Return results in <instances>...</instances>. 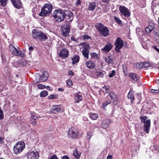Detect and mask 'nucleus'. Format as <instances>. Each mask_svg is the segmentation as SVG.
<instances>
[{
  "instance_id": "8fccbe9b",
  "label": "nucleus",
  "mask_w": 159,
  "mask_h": 159,
  "mask_svg": "<svg viewBox=\"0 0 159 159\" xmlns=\"http://www.w3.org/2000/svg\"><path fill=\"white\" fill-rule=\"evenodd\" d=\"M31 118L34 119L35 120L38 119V116L34 114H32Z\"/></svg>"
},
{
  "instance_id": "ddd939ff",
  "label": "nucleus",
  "mask_w": 159,
  "mask_h": 159,
  "mask_svg": "<svg viewBox=\"0 0 159 159\" xmlns=\"http://www.w3.org/2000/svg\"><path fill=\"white\" fill-rule=\"evenodd\" d=\"M150 120H148L145 121V122H144V131L147 133L148 134L149 131V130L150 127Z\"/></svg>"
},
{
  "instance_id": "052dcab7",
  "label": "nucleus",
  "mask_w": 159,
  "mask_h": 159,
  "mask_svg": "<svg viewBox=\"0 0 159 159\" xmlns=\"http://www.w3.org/2000/svg\"><path fill=\"white\" fill-rule=\"evenodd\" d=\"M62 159H69V157L65 155L62 157Z\"/></svg>"
},
{
  "instance_id": "0eeeda50",
  "label": "nucleus",
  "mask_w": 159,
  "mask_h": 159,
  "mask_svg": "<svg viewBox=\"0 0 159 159\" xmlns=\"http://www.w3.org/2000/svg\"><path fill=\"white\" fill-rule=\"evenodd\" d=\"M49 77V74L48 72L44 71L43 72L42 75L40 76L39 79H36L33 81L35 84H37L40 82H43L46 81Z\"/></svg>"
},
{
  "instance_id": "7ed1b4c3",
  "label": "nucleus",
  "mask_w": 159,
  "mask_h": 159,
  "mask_svg": "<svg viewBox=\"0 0 159 159\" xmlns=\"http://www.w3.org/2000/svg\"><path fill=\"white\" fill-rule=\"evenodd\" d=\"M53 17L58 22L63 20L66 16L64 12L61 9L55 10L53 14Z\"/></svg>"
},
{
  "instance_id": "72a5a7b5",
  "label": "nucleus",
  "mask_w": 159,
  "mask_h": 159,
  "mask_svg": "<svg viewBox=\"0 0 159 159\" xmlns=\"http://www.w3.org/2000/svg\"><path fill=\"white\" fill-rule=\"evenodd\" d=\"M48 94L47 91L44 90L40 93V96L41 97H44L47 96Z\"/></svg>"
},
{
  "instance_id": "1a4fd4ad",
  "label": "nucleus",
  "mask_w": 159,
  "mask_h": 159,
  "mask_svg": "<svg viewBox=\"0 0 159 159\" xmlns=\"http://www.w3.org/2000/svg\"><path fill=\"white\" fill-rule=\"evenodd\" d=\"M39 157V152L37 151H32L29 152L27 155L23 159H37Z\"/></svg>"
},
{
  "instance_id": "f257e3e1",
  "label": "nucleus",
  "mask_w": 159,
  "mask_h": 159,
  "mask_svg": "<svg viewBox=\"0 0 159 159\" xmlns=\"http://www.w3.org/2000/svg\"><path fill=\"white\" fill-rule=\"evenodd\" d=\"M95 27L101 35L104 36H107L109 34L108 28L101 23H97L95 25Z\"/></svg>"
},
{
  "instance_id": "6e6d98bb",
  "label": "nucleus",
  "mask_w": 159,
  "mask_h": 159,
  "mask_svg": "<svg viewBox=\"0 0 159 159\" xmlns=\"http://www.w3.org/2000/svg\"><path fill=\"white\" fill-rule=\"evenodd\" d=\"M55 95H50L48 96V98L49 99H52L55 98Z\"/></svg>"
},
{
  "instance_id": "cd10ccee",
  "label": "nucleus",
  "mask_w": 159,
  "mask_h": 159,
  "mask_svg": "<svg viewBox=\"0 0 159 159\" xmlns=\"http://www.w3.org/2000/svg\"><path fill=\"white\" fill-rule=\"evenodd\" d=\"M128 98L131 100V103H132L134 100V94L131 92H129L127 95Z\"/></svg>"
},
{
  "instance_id": "c756f323",
  "label": "nucleus",
  "mask_w": 159,
  "mask_h": 159,
  "mask_svg": "<svg viewBox=\"0 0 159 159\" xmlns=\"http://www.w3.org/2000/svg\"><path fill=\"white\" fill-rule=\"evenodd\" d=\"M89 116L90 118L93 120L97 119L98 117V115L97 114L92 113H90Z\"/></svg>"
},
{
  "instance_id": "ea45409f",
  "label": "nucleus",
  "mask_w": 159,
  "mask_h": 159,
  "mask_svg": "<svg viewBox=\"0 0 159 159\" xmlns=\"http://www.w3.org/2000/svg\"><path fill=\"white\" fill-rule=\"evenodd\" d=\"M38 86L40 89H43L46 88V86L42 84H39L38 85Z\"/></svg>"
},
{
  "instance_id": "a211bd4d",
  "label": "nucleus",
  "mask_w": 159,
  "mask_h": 159,
  "mask_svg": "<svg viewBox=\"0 0 159 159\" xmlns=\"http://www.w3.org/2000/svg\"><path fill=\"white\" fill-rule=\"evenodd\" d=\"M112 47V44L110 43H108L106 44L105 47L102 48V50L103 52L107 53L111 50Z\"/></svg>"
},
{
  "instance_id": "2eb2a0df",
  "label": "nucleus",
  "mask_w": 159,
  "mask_h": 159,
  "mask_svg": "<svg viewBox=\"0 0 159 159\" xmlns=\"http://www.w3.org/2000/svg\"><path fill=\"white\" fill-rule=\"evenodd\" d=\"M68 50L65 48H63L61 50L59 53V56L63 58L67 57L69 54Z\"/></svg>"
},
{
  "instance_id": "680f3d73",
  "label": "nucleus",
  "mask_w": 159,
  "mask_h": 159,
  "mask_svg": "<svg viewBox=\"0 0 159 159\" xmlns=\"http://www.w3.org/2000/svg\"><path fill=\"white\" fill-rule=\"evenodd\" d=\"M34 49L32 47L30 46L29 47V50L31 52Z\"/></svg>"
},
{
  "instance_id": "de8ad7c7",
  "label": "nucleus",
  "mask_w": 159,
  "mask_h": 159,
  "mask_svg": "<svg viewBox=\"0 0 159 159\" xmlns=\"http://www.w3.org/2000/svg\"><path fill=\"white\" fill-rule=\"evenodd\" d=\"M137 66L139 68H140L143 67V63H140L137 64Z\"/></svg>"
},
{
  "instance_id": "3c124183",
  "label": "nucleus",
  "mask_w": 159,
  "mask_h": 159,
  "mask_svg": "<svg viewBox=\"0 0 159 159\" xmlns=\"http://www.w3.org/2000/svg\"><path fill=\"white\" fill-rule=\"evenodd\" d=\"M152 48L154 49L156 51L159 53V49L156 46H152Z\"/></svg>"
},
{
  "instance_id": "c85d7f7f",
  "label": "nucleus",
  "mask_w": 159,
  "mask_h": 159,
  "mask_svg": "<svg viewBox=\"0 0 159 159\" xmlns=\"http://www.w3.org/2000/svg\"><path fill=\"white\" fill-rule=\"evenodd\" d=\"M39 31H37L35 30H34L32 32V36L34 38H36L39 37Z\"/></svg>"
},
{
  "instance_id": "e2e57ef3",
  "label": "nucleus",
  "mask_w": 159,
  "mask_h": 159,
  "mask_svg": "<svg viewBox=\"0 0 159 159\" xmlns=\"http://www.w3.org/2000/svg\"><path fill=\"white\" fill-rule=\"evenodd\" d=\"M112 158V156L111 155H109L107 156V159H111Z\"/></svg>"
},
{
  "instance_id": "9d476101",
  "label": "nucleus",
  "mask_w": 159,
  "mask_h": 159,
  "mask_svg": "<svg viewBox=\"0 0 159 159\" xmlns=\"http://www.w3.org/2000/svg\"><path fill=\"white\" fill-rule=\"evenodd\" d=\"M119 10L120 12L125 17H128L130 16V12L125 6H120Z\"/></svg>"
},
{
  "instance_id": "393cba45",
  "label": "nucleus",
  "mask_w": 159,
  "mask_h": 159,
  "mask_svg": "<svg viewBox=\"0 0 159 159\" xmlns=\"http://www.w3.org/2000/svg\"><path fill=\"white\" fill-rule=\"evenodd\" d=\"M96 4L94 2H90L89 3L88 7L89 10L93 11L96 7Z\"/></svg>"
},
{
  "instance_id": "6ab92c4d",
  "label": "nucleus",
  "mask_w": 159,
  "mask_h": 159,
  "mask_svg": "<svg viewBox=\"0 0 159 159\" xmlns=\"http://www.w3.org/2000/svg\"><path fill=\"white\" fill-rule=\"evenodd\" d=\"M78 131L76 129H70L68 134L73 138H76L77 136Z\"/></svg>"
},
{
  "instance_id": "4d7b16f0",
  "label": "nucleus",
  "mask_w": 159,
  "mask_h": 159,
  "mask_svg": "<svg viewBox=\"0 0 159 159\" xmlns=\"http://www.w3.org/2000/svg\"><path fill=\"white\" fill-rule=\"evenodd\" d=\"M110 102L109 101H107L106 102H105L103 103V106H104V107L106 106L108 104L110 103Z\"/></svg>"
},
{
  "instance_id": "f03ea898",
  "label": "nucleus",
  "mask_w": 159,
  "mask_h": 159,
  "mask_svg": "<svg viewBox=\"0 0 159 159\" xmlns=\"http://www.w3.org/2000/svg\"><path fill=\"white\" fill-rule=\"evenodd\" d=\"M79 46H81L80 49V50H82V54L84 57L86 59H88L90 48L89 44L85 42H83L80 43Z\"/></svg>"
},
{
  "instance_id": "2f4dec72",
  "label": "nucleus",
  "mask_w": 159,
  "mask_h": 159,
  "mask_svg": "<svg viewBox=\"0 0 159 159\" xmlns=\"http://www.w3.org/2000/svg\"><path fill=\"white\" fill-rule=\"evenodd\" d=\"M95 75L96 76H97L98 78H102L104 76V74L103 72H101V71H98L97 72Z\"/></svg>"
},
{
  "instance_id": "4c0bfd02",
  "label": "nucleus",
  "mask_w": 159,
  "mask_h": 159,
  "mask_svg": "<svg viewBox=\"0 0 159 159\" xmlns=\"http://www.w3.org/2000/svg\"><path fill=\"white\" fill-rule=\"evenodd\" d=\"M2 6L4 7L7 5V0H0Z\"/></svg>"
},
{
  "instance_id": "774afa93",
  "label": "nucleus",
  "mask_w": 159,
  "mask_h": 159,
  "mask_svg": "<svg viewBox=\"0 0 159 159\" xmlns=\"http://www.w3.org/2000/svg\"><path fill=\"white\" fill-rule=\"evenodd\" d=\"M158 68H159V66L158 67Z\"/></svg>"
},
{
  "instance_id": "473e14b6",
  "label": "nucleus",
  "mask_w": 159,
  "mask_h": 159,
  "mask_svg": "<svg viewBox=\"0 0 159 159\" xmlns=\"http://www.w3.org/2000/svg\"><path fill=\"white\" fill-rule=\"evenodd\" d=\"M80 153L76 149H75L74 150V155L76 158L78 159L80 157Z\"/></svg>"
},
{
  "instance_id": "f8f14e48",
  "label": "nucleus",
  "mask_w": 159,
  "mask_h": 159,
  "mask_svg": "<svg viewBox=\"0 0 159 159\" xmlns=\"http://www.w3.org/2000/svg\"><path fill=\"white\" fill-rule=\"evenodd\" d=\"M63 111V107L59 105L54 106L51 109V112L55 114H57L59 112H61Z\"/></svg>"
},
{
  "instance_id": "79ce46f5",
  "label": "nucleus",
  "mask_w": 159,
  "mask_h": 159,
  "mask_svg": "<svg viewBox=\"0 0 159 159\" xmlns=\"http://www.w3.org/2000/svg\"><path fill=\"white\" fill-rule=\"evenodd\" d=\"M4 116L3 114V111L0 108V119H3Z\"/></svg>"
},
{
  "instance_id": "bf43d9fd",
  "label": "nucleus",
  "mask_w": 159,
  "mask_h": 159,
  "mask_svg": "<svg viewBox=\"0 0 159 159\" xmlns=\"http://www.w3.org/2000/svg\"><path fill=\"white\" fill-rule=\"evenodd\" d=\"M81 0H77L76 2V5L77 6H78L80 4L81 2L80 1Z\"/></svg>"
},
{
  "instance_id": "a18cd8bd",
  "label": "nucleus",
  "mask_w": 159,
  "mask_h": 159,
  "mask_svg": "<svg viewBox=\"0 0 159 159\" xmlns=\"http://www.w3.org/2000/svg\"><path fill=\"white\" fill-rule=\"evenodd\" d=\"M31 123L33 125H36V120L31 118Z\"/></svg>"
},
{
  "instance_id": "6e6552de",
  "label": "nucleus",
  "mask_w": 159,
  "mask_h": 159,
  "mask_svg": "<svg viewBox=\"0 0 159 159\" xmlns=\"http://www.w3.org/2000/svg\"><path fill=\"white\" fill-rule=\"evenodd\" d=\"M124 43L123 41L120 37L117 38L115 43V50L117 52L120 51L121 49L124 46Z\"/></svg>"
},
{
  "instance_id": "0e129e2a",
  "label": "nucleus",
  "mask_w": 159,
  "mask_h": 159,
  "mask_svg": "<svg viewBox=\"0 0 159 159\" xmlns=\"http://www.w3.org/2000/svg\"><path fill=\"white\" fill-rule=\"evenodd\" d=\"M64 90V89L62 88H59L58 89V90L60 91H63Z\"/></svg>"
},
{
  "instance_id": "dca6fc26",
  "label": "nucleus",
  "mask_w": 159,
  "mask_h": 159,
  "mask_svg": "<svg viewBox=\"0 0 159 159\" xmlns=\"http://www.w3.org/2000/svg\"><path fill=\"white\" fill-rule=\"evenodd\" d=\"M13 5L16 8L20 9L22 7V4L20 0H11Z\"/></svg>"
},
{
  "instance_id": "58836bf2",
  "label": "nucleus",
  "mask_w": 159,
  "mask_h": 159,
  "mask_svg": "<svg viewBox=\"0 0 159 159\" xmlns=\"http://www.w3.org/2000/svg\"><path fill=\"white\" fill-rule=\"evenodd\" d=\"M140 119L141 120V121L144 123L145 122L146 120L147 119V117L145 116H141L140 117Z\"/></svg>"
},
{
  "instance_id": "69168bd1",
  "label": "nucleus",
  "mask_w": 159,
  "mask_h": 159,
  "mask_svg": "<svg viewBox=\"0 0 159 159\" xmlns=\"http://www.w3.org/2000/svg\"><path fill=\"white\" fill-rule=\"evenodd\" d=\"M156 83L157 84H158L159 85V79H158L156 81Z\"/></svg>"
},
{
  "instance_id": "a19ab883",
  "label": "nucleus",
  "mask_w": 159,
  "mask_h": 159,
  "mask_svg": "<svg viewBox=\"0 0 159 159\" xmlns=\"http://www.w3.org/2000/svg\"><path fill=\"white\" fill-rule=\"evenodd\" d=\"M114 19L116 22L118 24H121V21L119 18L116 17H115Z\"/></svg>"
},
{
  "instance_id": "49530a36",
  "label": "nucleus",
  "mask_w": 159,
  "mask_h": 159,
  "mask_svg": "<svg viewBox=\"0 0 159 159\" xmlns=\"http://www.w3.org/2000/svg\"><path fill=\"white\" fill-rule=\"evenodd\" d=\"M115 70H113L110 73L109 75V76L110 77H113L115 75Z\"/></svg>"
},
{
  "instance_id": "20e7f679",
  "label": "nucleus",
  "mask_w": 159,
  "mask_h": 159,
  "mask_svg": "<svg viewBox=\"0 0 159 159\" xmlns=\"http://www.w3.org/2000/svg\"><path fill=\"white\" fill-rule=\"evenodd\" d=\"M52 10V6L50 4H46L41 9L39 14L40 16H45L49 15Z\"/></svg>"
},
{
  "instance_id": "5701e85b",
  "label": "nucleus",
  "mask_w": 159,
  "mask_h": 159,
  "mask_svg": "<svg viewBox=\"0 0 159 159\" xmlns=\"http://www.w3.org/2000/svg\"><path fill=\"white\" fill-rule=\"evenodd\" d=\"M79 57L76 55L73 56L71 57L72 61V64L75 65L79 61Z\"/></svg>"
},
{
  "instance_id": "b1692460",
  "label": "nucleus",
  "mask_w": 159,
  "mask_h": 159,
  "mask_svg": "<svg viewBox=\"0 0 159 159\" xmlns=\"http://www.w3.org/2000/svg\"><path fill=\"white\" fill-rule=\"evenodd\" d=\"M105 61L108 64L112 63L113 61V59L112 57L110 56H107L104 57Z\"/></svg>"
},
{
  "instance_id": "bb28decb",
  "label": "nucleus",
  "mask_w": 159,
  "mask_h": 159,
  "mask_svg": "<svg viewBox=\"0 0 159 159\" xmlns=\"http://www.w3.org/2000/svg\"><path fill=\"white\" fill-rule=\"evenodd\" d=\"M109 95L111 98L113 99L114 101H116L118 100L117 95L114 93L113 92H110Z\"/></svg>"
},
{
  "instance_id": "5fc2aeb1",
  "label": "nucleus",
  "mask_w": 159,
  "mask_h": 159,
  "mask_svg": "<svg viewBox=\"0 0 159 159\" xmlns=\"http://www.w3.org/2000/svg\"><path fill=\"white\" fill-rule=\"evenodd\" d=\"M49 159H59L56 155H53Z\"/></svg>"
},
{
  "instance_id": "c9c22d12",
  "label": "nucleus",
  "mask_w": 159,
  "mask_h": 159,
  "mask_svg": "<svg viewBox=\"0 0 159 159\" xmlns=\"http://www.w3.org/2000/svg\"><path fill=\"white\" fill-rule=\"evenodd\" d=\"M151 149L153 151H159V148L157 145H153L151 146Z\"/></svg>"
},
{
  "instance_id": "13d9d810",
  "label": "nucleus",
  "mask_w": 159,
  "mask_h": 159,
  "mask_svg": "<svg viewBox=\"0 0 159 159\" xmlns=\"http://www.w3.org/2000/svg\"><path fill=\"white\" fill-rule=\"evenodd\" d=\"M46 88L48 90L50 91H52V88H51L49 86H47L46 87Z\"/></svg>"
},
{
  "instance_id": "4468645a",
  "label": "nucleus",
  "mask_w": 159,
  "mask_h": 159,
  "mask_svg": "<svg viewBox=\"0 0 159 159\" xmlns=\"http://www.w3.org/2000/svg\"><path fill=\"white\" fill-rule=\"evenodd\" d=\"M155 27V25L152 21H149V25L145 29L146 32L148 34L150 33L153 30Z\"/></svg>"
},
{
  "instance_id": "37998d69",
  "label": "nucleus",
  "mask_w": 159,
  "mask_h": 159,
  "mask_svg": "<svg viewBox=\"0 0 159 159\" xmlns=\"http://www.w3.org/2000/svg\"><path fill=\"white\" fill-rule=\"evenodd\" d=\"M90 38V37L88 35L85 34L84 35L83 39L84 40L88 39Z\"/></svg>"
},
{
  "instance_id": "09e8293b",
  "label": "nucleus",
  "mask_w": 159,
  "mask_h": 159,
  "mask_svg": "<svg viewBox=\"0 0 159 159\" xmlns=\"http://www.w3.org/2000/svg\"><path fill=\"white\" fill-rule=\"evenodd\" d=\"M74 75V73L72 70H70L68 72V75H69V76H72Z\"/></svg>"
},
{
  "instance_id": "39448f33",
  "label": "nucleus",
  "mask_w": 159,
  "mask_h": 159,
  "mask_svg": "<svg viewBox=\"0 0 159 159\" xmlns=\"http://www.w3.org/2000/svg\"><path fill=\"white\" fill-rule=\"evenodd\" d=\"M25 147V143L22 141H19L17 143L13 148L14 152L16 154H18L23 150Z\"/></svg>"
},
{
  "instance_id": "338daca9",
  "label": "nucleus",
  "mask_w": 159,
  "mask_h": 159,
  "mask_svg": "<svg viewBox=\"0 0 159 159\" xmlns=\"http://www.w3.org/2000/svg\"><path fill=\"white\" fill-rule=\"evenodd\" d=\"M158 22L159 24V18H158Z\"/></svg>"
},
{
  "instance_id": "f3484780",
  "label": "nucleus",
  "mask_w": 159,
  "mask_h": 159,
  "mask_svg": "<svg viewBox=\"0 0 159 159\" xmlns=\"http://www.w3.org/2000/svg\"><path fill=\"white\" fill-rule=\"evenodd\" d=\"M85 66L90 69H93L95 66V64L93 61H89L85 63Z\"/></svg>"
},
{
  "instance_id": "864d4df0",
  "label": "nucleus",
  "mask_w": 159,
  "mask_h": 159,
  "mask_svg": "<svg viewBox=\"0 0 159 159\" xmlns=\"http://www.w3.org/2000/svg\"><path fill=\"white\" fill-rule=\"evenodd\" d=\"M4 143V138L2 137H0V144H3Z\"/></svg>"
},
{
  "instance_id": "9b49d317",
  "label": "nucleus",
  "mask_w": 159,
  "mask_h": 159,
  "mask_svg": "<svg viewBox=\"0 0 159 159\" xmlns=\"http://www.w3.org/2000/svg\"><path fill=\"white\" fill-rule=\"evenodd\" d=\"M61 30L62 35L65 37L67 36L70 31L69 25H63L61 27Z\"/></svg>"
},
{
  "instance_id": "c03bdc74",
  "label": "nucleus",
  "mask_w": 159,
  "mask_h": 159,
  "mask_svg": "<svg viewBox=\"0 0 159 159\" xmlns=\"http://www.w3.org/2000/svg\"><path fill=\"white\" fill-rule=\"evenodd\" d=\"M151 92L154 93H157L159 92V89H150Z\"/></svg>"
},
{
  "instance_id": "f704fd0d",
  "label": "nucleus",
  "mask_w": 159,
  "mask_h": 159,
  "mask_svg": "<svg viewBox=\"0 0 159 159\" xmlns=\"http://www.w3.org/2000/svg\"><path fill=\"white\" fill-rule=\"evenodd\" d=\"M102 91L105 93H108L110 91L109 89L106 86H105L102 87Z\"/></svg>"
},
{
  "instance_id": "423d86ee",
  "label": "nucleus",
  "mask_w": 159,
  "mask_h": 159,
  "mask_svg": "<svg viewBox=\"0 0 159 159\" xmlns=\"http://www.w3.org/2000/svg\"><path fill=\"white\" fill-rule=\"evenodd\" d=\"M9 50L12 54L17 56H20L21 57H24L25 53L21 51L18 50L12 44H10L9 47Z\"/></svg>"
},
{
  "instance_id": "603ef678",
  "label": "nucleus",
  "mask_w": 159,
  "mask_h": 159,
  "mask_svg": "<svg viewBox=\"0 0 159 159\" xmlns=\"http://www.w3.org/2000/svg\"><path fill=\"white\" fill-rule=\"evenodd\" d=\"M143 65L145 67H148L150 65V64L149 62H147L143 63Z\"/></svg>"
},
{
  "instance_id": "e433bc0d",
  "label": "nucleus",
  "mask_w": 159,
  "mask_h": 159,
  "mask_svg": "<svg viewBox=\"0 0 159 159\" xmlns=\"http://www.w3.org/2000/svg\"><path fill=\"white\" fill-rule=\"evenodd\" d=\"M66 84L68 87H70L72 85V83L70 79H68L66 80Z\"/></svg>"
},
{
  "instance_id": "a878e982",
  "label": "nucleus",
  "mask_w": 159,
  "mask_h": 159,
  "mask_svg": "<svg viewBox=\"0 0 159 159\" xmlns=\"http://www.w3.org/2000/svg\"><path fill=\"white\" fill-rule=\"evenodd\" d=\"M38 37H39V39L41 40L47 39H48V37L46 34L41 31H39V36Z\"/></svg>"
},
{
  "instance_id": "412c9836",
  "label": "nucleus",
  "mask_w": 159,
  "mask_h": 159,
  "mask_svg": "<svg viewBox=\"0 0 159 159\" xmlns=\"http://www.w3.org/2000/svg\"><path fill=\"white\" fill-rule=\"evenodd\" d=\"M111 121L110 120L107 119L103 120L102 123V126L104 128H107L109 125Z\"/></svg>"
},
{
  "instance_id": "7c9ffc66",
  "label": "nucleus",
  "mask_w": 159,
  "mask_h": 159,
  "mask_svg": "<svg viewBox=\"0 0 159 159\" xmlns=\"http://www.w3.org/2000/svg\"><path fill=\"white\" fill-rule=\"evenodd\" d=\"M91 57L94 59H99V57L98 55L96 53L92 52L90 53Z\"/></svg>"
},
{
  "instance_id": "aec40b11",
  "label": "nucleus",
  "mask_w": 159,
  "mask_h": 159,
  "mask_svg": "<svg viewBox=\"0 0 159 159\" xmlns=\"http://www.w3.org/2000/svg\"><path fill=\"white\" fill-rule=\"evenodd\" d=\"M75 99L76 102L79 103L80 101H82V96L80 93H76L74 94Z\"/></svg>"
},
{
  "instance_id": "4be33fe9",
  "label": "nucleus",
  "mask_w": 159,
  "mask_h": 159,
  "mask_svg": "<svg viewBox=\"0 0 159 159\" xmlns=\"http://www.w3.org/2000/svg\"><path fill=\"white\" fill-rule=\"evenodd\" d=\"M129 76L130 79L134 81H137L139 79V77L135 73H130L129 74Z\"/></svg>"
}]
</instances>
